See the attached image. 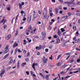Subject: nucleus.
<instances>
[{
    "label": "nucleus",
    "instance_id": "nucleus-39",
    "mask_svg": "<svg viewBox=\"0 0 80 80\" xmlns=\"http://www.w3.org/2000/svg\"><path fill=\"white\" fill-rule=\"evenodd\" d=\"M49 12H52V8H50L49 9Z\"/></svg>",
    "mask_w": 80,
    "mask_h": 80
},
{
    "label": "nucleus",
    "instance_id": "nucleus-58",
    "mask_svg": "<svg viewBox=\"0 0 80 80\" xmlns=\"http://www.w3.org/2000/svg\"><path fill=\"white\" fill-rule=\"evenodd\" d=\"M63 10H67V7H64L63 8Z\"/></svg>",
    "mask_w": 80,
    "mask_h": 80
},
{
    "label": "nucleus",
    "instance_id": "nucleus-25",
    "mask_svg": "<svg viewBox=\"0 0 80 80\" xmlns=\"http://www.w3.org/2000/svg\"><path fill=\"white\" fill-rule=\"evenodd\" d=\"M45 18L46 20H48V18H49V16H48V15H47L46 16V17L45 16Z\"/></svg>",
    "mask_w": 80,
    "mask_h": 80
},
{
    "label": "nucleus",
    "instance_id": "nucleus-49",
    "mask_svg": "<svg viewBox=\"0 0 80 80\" xmlns=\"http://www.w3.org/2000/svg\"><path fill=\"white\" fill-rule=\"evenodd\" d=\"M35 18H35V17H34V16H33L32 18V21H34Z\"/></svg>",
    "mask_w": 80,
    "mask_h": 80
},
{
    "label": "nucleus",
    "instance_id": "nucleus-41",
    "mask_svg": "<svg viewBox=\"0 0 80 80\" xmlns=\"http://www.w3.org/2000/svg\"><path fill=\"white\" fill-rule=\"evenodd\" d=\"M5 21V19H3L1 21H0L1 23H2Z\"/></svg>",
    "mask_w": 80,
    "mask_h": 80
},
{
    "label": "nucleus",
    "instance_id": "nucleus-60",
    "mask_svg": "<svg viewBox=\"0 0 80 80\" xmlns=\"http://www.w3.org/2000/svg\"><path fill=\"white\" fill-rule=\"evenodd\" d=\"M57 27H56L55 28H54V31L55 32V31L56 30V29H57Z\"/></svg>",
    "mask_w": 80,
    "mask_h": 80
},
{
    "label": "nucleus",
    "instance_id": "nucleus-53",
    "mask_svg": "<svg viewBox=\"0 0 80 80\" xmlns=\"http://www.w3.org/2000/svg\"><path fill=\"white\" fill-rule=\"evenodd\" d=\"M23 52V53H24V54H25L27 53V51H26L25 50H24Z\"/></svg>",
    "mask_w": 80,
    "mask_h": 80
},
{
    "label": "nucleus",
    "instance_id": "nucleus-14",
    "mask_svg": "<svg viewBox=\"0 0 80 80\" xmlns=\"http://www.w3.org/2000/svg\"><path fill=\"white\" fill-rule=\"evenodd\" d=\"M9 55L10 54H9V53H8V54H6L4 56L3 59H6V58H8Z\"/></svg>",
    "mask_w": 80,
    "mask_h": 80
},
{
    "label": "nucleus",
    "instance_id": "nucleus-11",
    "mask_svg": "<svg viewBox=\"0 0 80 80\" xmlns=\"http://www.w3.org/2000/svg\"><path fill=\"white\" fill-rule=\"evenodd\" d=\"M57 33L59 36H61L62 35V32H61L60 29L58 30Z\"/></svg>",
    "mask_w": 80,
    "mask_h": 80
},
{
    "label": "nucleus",
    "instance_id": "nucleus-46",
    "mask_svg": "<svg viewBox=\"0 0 80 80\" xmlns=\"http://www.w3.org/2000/svg\"><path fill=\"white\" fill-rule=\"evenodd\" d=\"M53 13L52 12L50 13V15L51 17H52V16H53Z\"/></svg>",
    "mask_w": 80,
    "mask_h": 80
},
{
    "label": "nucleus",
    "instance_id": "nucleus-3",
    "mask_svg": "<svg viewBox=\"0 0 80 80\" xmlns=\"http://www.w3.org/2000/svg\"><path fill=\"white\" fill-rule=\"evenodd\" d=\"M41 34L42 35V37L43 38V39L42 40H43L45 38V37L46 36V33H45V31H43L42 32Z\"/></svg>",
    "mask_w": 80,
    "mask_h": 80
},
{
    "label": "nucleus",
    "instance_id": "nucleus-36",
    "mask_svg": "<svg viewBox=\"0 0 80 80\" xmlns=\"http://www.w3.org/2000/svg\"><path fill=\"white\" fill-rule=\"evenodd\" d=\"M7 25H4L3 26V28H4V29H5L6 28H7Z\"/></svg>",
    "mask_w": 80,
    "mask_h": 80
},
{
    "label": "nucleus",
    "instance_id": "nucleus-52",
    "mask_svg": "<svg viewBox=\"0 0 80 80\" xmlns=\"http://www.w3.org/2000/svg\"><path fill=\"white\" fill-rule=\"evenodd\" d=\"M13 62V60L12 59L9 62V63H10V64L12 63Z\"/></svg>",
    "mask_w": 80,
    "mask_h": 80
},
{
    "label": "nucleus",
    "instance_id": "nucleus-55",
    "mask_svg": "<svg viewBox=\"0 0 80 80\" xmlns=\"http://www.w3.org/2000/svg\"><path fill=\"white\" fill-rule=\"evenodd\" d=\"M59 13H61V14H62V13H63V11H60Z\"/></svg>",
    "mask_w": 80,
    "mask_h": 80
},
{
    "label": "nucleus",
    "instance_id": "nucleus-28",
    "mask_svg": "<svg viewBox=\"0 0 80 80\" xmlns=\"http://www.w3.org/2000/svg\"><path fill=\"white\" fill-rule=\"evenodd\" d=\"M62 65V64L60 62H58L57 64V66H60Z\"/></svg>",
    "mask_w": 80,
    "mask_h": 80
},
{
    "label": "nucleus",
    "instance_id": "nucleus-33",
    "mask_svg": "<svg viewBox=\"0 0 80 80\" xmlns=\"http://www.w3.org/2000/svg\"><path fill=\"white\" fill-rule=\"evenodd\" d=\"M67 65H62V68H65V67H66Z\"/></svg>",
    "mask_w": 80,
    "mask_h": 80
},
{
    "label": "nucleus",
    "instance_id": "nucleus-40",
    "mask_svg": "<svg viewBox=\"0 0 80 80\" xmlns=\"http://www.w3.org/2000/svg\"><path fill=\"white\" fill-rule=\"evenodd\" d=\"M68 16H71L72 15V13H70V12H68Z\"/></svg>",
    "mask_w": 80,
    "mask_h": 80
},
{
    "label": "nucleus",
    "instance_id": "nucleus-9",
    "mask_svg": "<svg viewBox=\"0 0 80 80\" xmlns=\"http://www.w3.org/2000/svg\"><path fill=\"white\" fill-rule=\"evenodd\" d=\"M11 8V6L10 5H8L6 7V8L8 11L10 10V8Z\"/></svg>",
    "mask_w": 80,
    "mask_h": 80
},
{
    "label": "nucleus",
    "instance_id": "nucleus-35",
    "mask_svg": "<svg viewBox=\"0 0 80 80\" xmlns=\"http://www.w3.org/2000/svg\"><path fill=\"white\" fill-rule=\"evenodd\" d=\"M73 73H78V72H79V73H80V71H75V72H72Z\"/></svg>",
    "mask_w": 80,
    "mask_h": 80
},
{
    "label": "nucleus",
    "instance_id": "nucleus-22",
    "mask_svg": "<svg viewBox=\"0 0 80 80\" xmlns=\"http://www.w3.org/2000/svg\"><path fill=\"white\" fill-rule=\"evenodd\" d=\"M65 72L63 71H62L60 72V74H62V75H65Z\"/></svg>",
    "mask_w": 80,
    "mask_h": 80
},
{
    "label": "nucleus",
    "instance_id": "nucleus-43",
    "mask_svg": "<svg viewBox=\"0 0 80 80\" xmlns=\"http://www.w3.org/2000/svg\"><path fill=\"white\" fill-rule=\"evenodd\" d=\"M53 58V56L52 55H51V57H49V58L50 60H52V58Z\"/></svg>",
    "mask_w": 80,
    "mask_h": 80
},
{
    "label": "nucleus",
    "instance_id": "nucleus-64",
    "mask_svg": "<svg viewBox=\"0 0 80 80\" xmlns=\"http://www.w3.org/2000/svg\"><path fill=\"white\" fill-rule=\"evenodd\" d=\"M28 60H29V59L28 58H27L26 59V62H28Z\"/></svg>",
    "mask_w": 80,
    "mask_h": 80
},
{
    "label": "nucleus",
    "instance_id": "nucleus-1",
    "mask_svg": "<svg viewBox=\"0 0 80 80\" xmlns=\"http://www.w3.org/2000/svg\"><path fill=\"white\" fill-rule=\"evenodd\" d=\"M47 12L46 8H44L43 10V19H44L46 16V13Z\"/></svg>",
    "mask_w": 80,
    "mask_h": 80
},
{
    "label": "nucleus",
    "instance_id": "nucleus-20",
    "mask_svg": "<svg viewBox=\"0 0 80 80\" xmlns=\"http://www.w3.org/2000/svg\"><path fill=\"white\" fill-rule=\"evenodd\" d=\"M28 28L29 30H32L33 29V28H32V26H31V25H29L28 27Z\"/></svg>",
    "mask_w": 80,
    "mask_h": 80
},
{
    "label": "nucleus",
    "instance_id": "nucleus-26",
    "mask_svg": "<svg viewBox=\"0 0 80 80\" xmlns=\"http://www.w3.org/2000/svg\"><path fill=\"white\" fill-rule=\"evenodd\" d=\"M72 29L73 30H76V26H74L72 27Z\"/></svg>",
    "mask_w": 80,
    "mask_h": 80
},
{
    "label": "nucleus",
    "instance_id": "nucleus-47",
    "mask_svg": "<svg viewBox=\"0 0 80 80\" xmlns=\"http://www.w3.org/2000/svg\"><path fill=\"white\" fill-rule=\"evenodd\" d=\"M40 75L42 77H44V76H43V74L42 73H40Z\"/></svg>",
    "mask_w": 80,
    "mask_h": 80
},
{
    "label": "nucleus",
    "instance_id": "nucleus-19",
    "mask_svg": "<svg viewBox=\"0 0 80 80\" xmlns=\"http://www.w3.org/2000/svg\"><path fill=\"white\" fill-rule=\"evenodd\" d=\"M19 8L20 9V10H21L22 8V4H21V3H19Z\"/></svg>",
    "mask_w": 80,
    "mask_h": 80
},
{
    "label": "nucleus",
    "instance_id": "nucleus-31",
    "mask_svg": "<svg viewBox=\"0 0 80 80\" xmlns=\"http://www.w3.org/2000/svg\"><path fill=\"white\" fill-rule=\"evenodd\" d=\"M24 13H25V12H23V11L22 10L21 11V14H22V16H23V14Z\"/></svg>",
    "mask_w": 80,
    "mask_h": 80
},
{
    "label": "nucleus",
    "instance_id": "nucleus-24",
    "mask_svg": "<svg viewBox=\"0 0 80 80\" xmlns=\"http://www.w3.org/2000/svg\"><path fill=\"white\" fill-rule=\"evenodd\" d=\"M25 65H27V63L26 62H23L22 64V65L23 67H24Z\"/></svg>",
    "mask_w": 80,
    "mask_h": 80
},
{
    "label": "nucleus",
    "instance_id": "nucleus-37",
    "mask_svg": "<svg viewBox=\"0 0 80 80\" xmlns=\"http://www.w3.org/2000/svg\"><path fill=\"white\" fill-rule=\"evenodd\" d=\"M37 30V28H34V29H33V34H34V33H35V32Z\"/></svg>",
    "mask_w": 80,
    "mask_h": 80
},
{
    "label": "nucleus",
    "instance_id": "nucleus-6",
    "mask_svg": "<svg viewBox=\"0 0 80 80\" xmlns=\"http://www.w3.org/2000/svg\"><path fill=\"white\" fill-rule=\"evenodd\" d=\"M42 45H40L39 47L38 46H37L36 47V50H40L41 49H42Z\"/></svg>",
    "mask_w": 80,
    "mask_h": 80
},
{
    "label": "nucleus",
    "instance_id": "nucleus-34",
    "mask_svg": "<svg viewBox=\"0 0 80 80\" xmlns=\"http://www.w3.org/2000/svg\"><path fill=\"white\" fill-rule=\"evenodd\" d=\"M23 42H24L23 43V45H26V44H27V42H26V40H23Z\"/></svg>",
    "mask_w": 80,
    "mask_h": 80
},
{
    "label": "nucleus",
    "instance_id": "nucleus-12",
    "mask_svg": "<svg viewBox=\"0 0 80 80\" xmlns=\"http://www.w3.org/2000/svg\"><path fill=\"white\" fill-rule=\"evenodd\" d=\"M18 45V43H17L16 42H15L14 43V44L13 45V48H15V47H17Z\"/></svg>",
    "mask_w": 80,
    "mask_h": 80
},
{
    "label": "nucleus",
    "instance_id": "nucleus-7",
    "mask_svg": "<svg viewBox=\"0 0 80 80\" xmlns=\"http://www.w3.org/2000/svg\"><path fill=\"white\" fill-rule=\"evenodd\" d=\"M64 3H67L68 4V7H71L70 5H72V2H68V1L65 2Z\"/></svg>",
    "mask_w": 80,
    "mask_h": 80
},
{
    "label": "nucleus",
    "instance_id": "nucleus-32",
    "mask_svg": "<svg viewBox=\"0 0 80 80\" xmlns=\"http://www.w3.org/2000/svg\"><path fill=\"white\" fill-rule=\"evenodd\" d=\"M76 36H78V35H79V34L78 33V32L77 31L76 33Z\"/></svg>",
    "mask_w": 80,
    "mask_h": 80
},
{
    "label": "nucleus",
    "instance_id": "nucleus-5",
    "mask_svg": "<svg viewBox=\"0 0 80 80\" xmlns=\"http://www.w3.org/2000/svg\"><path fill=\"white\" fill-rule=\"evenodd\" d=\"M8 45H7L6 46V47L5 48L6 50L4 51L5 53H7L9 51V50L8 49Z\"/></svg>",
    "mask_w": 80,
    "mask_h": 80
},
{
    "label": "nucleus",
    "instance_id": "nucleus-45",
    "mask_svg": "<svg viewBox=\"0 0 80 80\" xmlns=\"http://www.w3.org/2000/svg\"><path fill=\"white\" fill-rule=\"evenodd\" d=\"M77 62H78V63H79V62H80V59H78L77 60Z\"/></svg>",
    "mask_w": 80,
    "mask_h": 80
},
{
    "label": "nucleus",
    "instance_id": "nucleus-44",
    "mask_svg": "<svg viewBox=\"0 0 80 80\" xmlns=\"http://www.w3.org/2000/svg\"><path fill=\"white\" fill-rule=\"evenodd\" d=\"M15 50H16L14 52V54L15 55H16V54H17V49H16Z\"/></svg>",
    "mask_w": 80,
    "mask_h": 80
},
{
    "label": "nucleus",
    "instance_id": "nucleus-23",
    "mask_svg": "<svg viewBox=\"0 0 80 80\" xmlns=\"http://www.w3.org/2000/svg\"><path fill=\"white\" fill-rule=\"evenodd\" d=\"M46 80H49V77L48 76V75H46Z\"/></svg>",
    "mask_w": 80,
    "mask_h": 80
},
{
    "label": "nucleus",
    "instance_id": "nucleus-17",
    "mask_svg": "<svg viewBox=\"0 0 80 80\" xmlns=\"http://www.w3.org/2000/svg\"><path fill=\"white\" fill-rule=\"evenodd\" d=\"M57 42H56V43H57V44L59 43H60V40L59 39L57 38Z\"/></svg>",
    "mask_w": 80,
    "mask_h": 80
},
{
    "label": "nucleus",
    "instance_id": "nucleus-4",
    "mask_svg": "<svg viewBox=\"0 0 80 80\" xmlns=\"http://www.w3.org/2000/svg\"><path fill=\"white\" fill-rule=\"evenodd\" d=\"M73 40L74 41V42L76 43H77L78 42H80V40L79 39H77L76 38V37H74L73 38Z\"/></svg>",
    "mask_w": 80,
    "mask_h": 80
},
{
    "label": "nucleus",
    "instance_id": "nucleus-61",
    "mask_svg": "<svg viewBox=\"0 0 80 80\" xmlns=\"http://www.w3.org/2000/svg\"><path fill=\"white\" fill-rule=\"evenodd\" d=\"M38 13L39 14V15H41V11L40 10H38Z\"/></svg>",
    "mask_w": 80,
    "mask_h": 80
},
{
    "label": "nucleus",
    "instance_id": "nucleus-54",
    "mask_svg": "<svg viewBox=\"0 0 80 80\" xmlns=\"http://www.w3.org/2000/svg\"><path fill=\"white\" fill-rule=\"evenodd\" d=\"M30 52H28L27 53V57H28V56H29L30 55Z\"/></svg>",
    "mask_w": 80,
    "mask_h": 80
},
{
    "label": "nucleus",
    "instance_id": "nucleus-62",
    "mask_svg": "<svg viewBox=\"0 0 80 80\" xmlns=\"http://www.w3.org/2000/svg\"><path fill=\"white\" fill-rule=\"evenodd\" d=\"M26 20H27V18H24V19H23V21H24V22H25V21Z\"/></svg>",
    "mask_w": 80,
    "mask_h": 80
},
{
    "label": "nucleus",
    "instance_id": "nucleus-59",
    "mask_svg": "<svg viewBox=\"0 0 80 80\" xmlns=\"http://www.w3.org/2000/svg\"><path fill=\"white\" fill-rule=\"evenodd\" d=\"M18 52H20V53H22V51L20 50V49H18Z\"/></svg>",
    "mask_w": 80,
    "mask_h": 80
},
{
    "label": "nucleus",
    "instance_id": "nucleus-13",
    "mask_svg": "<svg viewBox=\"0 0 80 80\" xmlns=\"http://www.w3.org/2000/svg\"><path fill=\"white\" fill-rule=\"evenodd\" d=\"M7 38L8 39L6 38V40H8L9 39H10V38H11V34H9L7 35Z\"/></svg>",
    "mask_w": 80,
    "mask_h": 80
},
{
    "label": "nucleus",
    "instance_id": "nucleus-51",
    "mask_svg": "<svg viewBox=\"0 0 80 80\" xmlns=\"http://www.w3.org/2000/svg\"><path fill=\"white\" fill-rule=\"evenodd\" d=\"M64 32L63 33H62V35H63V36H65V34H66V32Z\"/></svg>",
    "mask_w": 80,
    "mask_h": 80
},
{
    "label": "nucleus",
    "instance_id": "nucleus-29",
    "mask_svg": "<svg viewBox=\"0 0 80 80\" xmlns=\"http://www.w3.org/2000/svg\"><path fill=\"white\" fill-rule=\"evenodd\" d=\"M61 30L62 31V32H65V30L63 29V28H61Z\"/></svg>",
    "mask_w": 80,
    "mask_h": 80
},
{
    "label": "nucleus",
    "instance_id": "nucleus-56",
    "mask_svg": "<svg viewBox=\"0 0 80 80\" xmlns=\"http://www.w3.org/2000/svg\"><path fill=\"white\" fill-rule=\"evenodd\" d=\"M76 50L78 51H80V49H79L78 48H76Z\"/></svg>",
    "mask_w": 80,
    "mask_h": 80
},
{
    "label": "nucleus",
    "instance_id": "nucleus-21",
    "mask_svg": "<svg viewBox=\"0 0 80 80\" xmlns=\"http://www.w3.org/2000/svg\"><path fill=\"white\" fill-rule=\"evenodd\" d=\"M20 68V63L19 61L18 62V64H17V68Z\"/></svg>",
    "mask_w": 80,
    "mask_h": 80
},
{
    "label": "nucleus",
    "instance_id": "nucleus-15",
    "mask_svg": "<svg viewBox=\"0 0 80 80\" xmlns=\"http://www.w3.org/2000/svg\"><path fill=\"white\" fill-rule=\"evenodd\" d=\"M55 12H56L57 14H58V12L59 11V9L57 8H55Z\"/></svg>",
    "mask_w": 80,
    "mask_h": 80
},
{
    "label": "nucleus",
    "instance_id": "nucleus-63",
    "mask_svg": "<svg viewBox=\"0 0 80 80\" xmlns=\"http://www.w3.org/2000/svg\"><path fill=\"white\" fill-rule=\"evenodd\" d=\"M30 72L31 73V74L32 75H33V71H30Z\"/></svg>",
    "mask_w": 80,
    "mask_h": 80
},
{
    "label": "nucleus",
    "instance_id": "nucleus-2",
    "mask_svg": "<svg viewBox=\"0 0 80 80\" xmlns=\"http://www.w3.org/2000/svg\"><path fill=\"white\" fill-rule=\"evenodd\" d=\"M47 61H48V58H46L45 56H43L42 61L43 63H46Z\"/></svg>",
    "mask_w": 80,
    "mask_h": 80
},
{
    "label": "nucleus",
    "instance_id": "nucleus-42",
    "mask_svg": "<svg viewBox=\"0 0 80 80\" xmlns=\"http://www.w3.org/2000/svg\"><path fill=\"white\" fill-rule=\"evenodd\" d=\"M33 17L36 18H37V15H36L35 14V13L34 14V15L33 16Z\"/></svg>",
    "mask_w": 80,
    "mask_h": 80
},
{
    "label": "nucleus",
    "instance_id": "nucleus-10",
    "mask_svg": "<svg viewBox=\"0 0 80 80\" xmlns=\"http://www.w3.org/2000/svg\"><path fill=\"white\" fill-rule=\"evenodd\" d=\"M31 20H32V17H31V15H30V17H28V23H30V22Z\"/></svg>",
    "mask_w": 80,
    "mask_h": 80
},
{
    "label": "nucleus",
    "instance_id": "nucleus-57",
    "mask_svg": "<svg viewBox=\"0 0 80 80\" xmlns=\"http://www.w3.org/2000/svg\"><path fill=\"white\" fill-rule=\"evenodd\" d=\"M52 29V28H51V26H49V30H50Z\"/></svg>",
    "mask_w": 80,
    "mask_h": 80
},
{
    "label": "nucleus",
    "instance_id": "nucleus-38",
    "mask_svg": "<svg viewBox=\"0 0 80 80\" xmlns=\"http://www.w3.org/2000/svg\"><path fill=\"white\" fill-rule=\"evenodd\" d=\"M74 62V60H73V59L72 60L69 61V63H73V62Z\"/></svg>",
    "mask_w": 80,
    "mask_h": 80
},
{
    "label": "nucleus",
    "instance_id": "nucleus-30",
    "mask_svg": "<svg viewBox=\"0 0 80 80\" xmlns=\"http://www.w3.org/2000/svg\"><path fill=\"white\" fill-rule=\"evenodd\" d=\"M71 76H66V77H65L64 78L65 79H67L68 78H70Z\"/></svg>",
    "mask_w": 80,
    "mask_h": 80
},
{
    "label": "nucleus",
    "instance_id": "nucleus-27",
    "mask_svg": "<svg viewBox=\"0 0 80 80\" xmlns=\"http://www.w3.org/2000/svg\"><path fill=\"white\" fill-rule=\"evenodd\" d=\"M62 54H61L60 55H59L58 56V58H57V59L58 60V59H59V58H60L61 56H62Z\"/></svg>",
    "mask_w": 80,
    "mask_h": 80
},
{
    "label": "nucleus",
    "instance_id": "nucleus-18",
    "mask_svg": "<svg viewBox=\"0 0 80 80\" xmlns=\"http://www.w3.org/2000/svg\"><path fill=\"white\" fill-rule=\"evenodd\" d=\"M65 17H63L62 18H61V22H64L65 20Z\"/></svg>",
    "mask_w": 80,
    "mask_h": 80
},
{
    "label": "nucleus",
    "instance_id": "nucleus-8",
    "mask_svg": "<svg viewBox=\"0 0 80 80\" xmlns=\"http://www.w3.org/2000/svg\"><path fill=\"white\" fill-rule=\"evenodd\" d=\"M69 53H67L65 54V55H69L66 58V60H68V59L70 57V56L71 55L70 54H69Z\"/></svg>",
    "mask_w": 80,
    "mask_h": 80
},
{
    "label": "nucleus",
    "instance_id": "nucleus-16",
    "mask_svg": "<svg viewBox=\"0 0 80 80\" xmlns=\"http://www.w3.org/2000/svg\"><path fill=\"white\" fill-rule=\"evenodd\" d=\"M35 63H33V65H32V67L33 68L34 70V71H35Z\"/></svg>",
    "mask_w": 80,
    "mask_h": 80
},
{
    "label": "nucleus",
    "instance_id": "nucleus-48",
    "mask_svg": "<svg viewBox=\"0 0 80 80\" xmlns=\"http://www.w3.org/2000/svg\"><path fill=\"white\" fill-rule=\"evenodd\" d=\"M53 37L55 38H57V35H55L53 36Z\"/></svg>",
    "mask_w": 80,
    "mask_h": 80
},
{
    "label": "nucleus",
    "instance_id": "nucleus-50",
    "mask_svg": "<svg viewBox=\"0 0 80 80\" xmlns=\"http://www.w3.org/2000/svg\"><path fill=\"white\" fill-rule=\"evenodd\" d=\"M46 52H48V49L46 48L45 49Z\"/></svg>",
    "mask_w": 80,
    "mask_h": 80
}]
</instances>
